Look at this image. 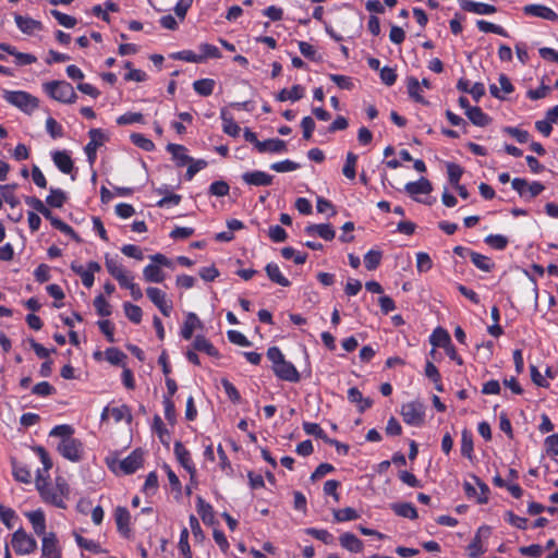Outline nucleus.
Masks as SVG:
<instances>
[{
	"label": "nucleus",
	"mask_w": 558,
	"mask_h": 558,
	"mask_svg": "<svg viewBox=\"0 0 558 558\" xmlns=\"http://www.w3.org/2000/svg\"><path fill=\"white\" fill-rule=\"evenodd\" d=\"M157 192L163 195V197L157 202L158 207L178 206L182 199L181 195L170 193L168 185H162Z\"/></svg>",
	"instance_id": "72a5a7b5"
},
{
	"label": "nucleus",
	"mask_w": 558,
	"mask_h": 558,
	"mask_svg": "<svg viewBox=\"0 0 558 558\" xmlns=\"http://www.w3.org/2000/svg\"><path fill=\"white\" fill-rule=\"evenodd\" d=\"M58 452L71 462H78L84 454V444L77 438H66L60 440L57 446Z\"/></svg>",
	"instance_id": "6e6552de"
},
{
	"label": "nucleus",
	"mask_w": 558,
	"mask_h": 558,
	"mask_svg": "<svg viewBox=\"0 0 558 558\" xmlns=\"http://www.w3.org/2000/svg\"><path fill=\"white\" fill-rule=\"evenodd\" d=\"M3 99L26 113L33 112L38 107V99L23 90H4Z\"/></svg>",
	"instance_id": "423d86ee"
},
{
	"label": "nucleus",
	"mask_w": 558,
	"mask_h": 558,
	"mask_svg": "<svg viewBox=\"0 0 558 558\" xmlns=\"http://www.w3.org/2000/svg\"><path fill=\"white\" fill-rule=\"evenodd\" d=\"M424 373L425 376L434 384L435 389L438 392H444L445 388L442 384V377L433 362L426 361Z\"/></svg>",
	"instance_id": "2f4dec72"
},
{
	"label": "nucleus",
	"mask_w": 558,
	"mask_h": 558,
	"mask_svg": "<svg viewBox=\"0 0 558 558\" xmlns=\"http://www.w3.org/2000/svg\"><path fill=\"white\" fill-rule=\"evenodd\" d=\"M253 150L259 154H282L286 153L287 142H251Z\"/></svg>",
	"instance_id": "aec40b11"
},
{
	"label": "nucleus",
	"mask_w": 558,
	"mask_h": 558,
	"mask_svg": "<svg viewBox=\"0 0 558 558\" xmlns=\"http://www.w3.org/2000/svg\"><path fill=\"white\" fill-rule=\"evenodd\" d=\"M16 186H17L16 184L0 185V194H1L2 202L4 201L12 208L20 205V199L15 195Z\"/></svg>",
	"instance_id": "58836bf2"
},
{
	"label": "nucleus",
	"mask_w": 558,
	"mask_h": 558,
	"mask_svg": "<svg viewBox=\"0 0 558 558\" xmlns=\"http://www.w3.org/2000/svg\"><path fill=\"white\" fill-rule=\"evenodd\" d=\"M484 242L497 251H504L509 243L508 238L502 234H488L485 236Z\"/></svg>",
	"instance_id": "8fccbe9b"
},
{
	"label": "nucleus",
	"mask_w": 558,
	"mask_h": 558,
	"mask_svg": "<svg viewBox=\"0 0 558 558\" xmlns=\"http://www.w3.org/2000/svg\"><path fill=\"white\" fill-rule=\"evenodd\" d=\"M11 545L16 555L25 556L37 549L36 539L26 533L23 527L17 529L12 534Z\"/></svg>",
	"instance_id": "0eeeda50"
},
{
	"label": "nucleus",
	"mask_w": 558,
	"mask_h": 558,
	"mask_svg": "<svg viewBox=\"0 0 558 558\" xmlns=\"http://www.w3.org/2000/svg\"><path fill=\"white\" fill-rule=\"evenodd\" d=\"M74 538L77 544V546L82 549L88 550L93 554H100L102 553V548L100 544L94 539L85 538L78 533H74Z\"/></svg>",
	"instance_id": "a19ab883"
},
{
	"label": "nucleus",
	"mask_w": 558,
	"mask_h": 558,
	"mask_svg": "<svg viewBox=\"0 0 558 558\" xmlns=\"http://www.w3.org/2000/svg\"><path fill=\"white\" fill-rule=\"evenodd\" d=\"M470 258L473 265L482 271L489 272L495 267V263L492 260V258L481 253H470Z\"/></svg>",
	"instance_id": "f704fd0d"
},
{
	"label": "nucleus",
	"mask_w": 558,
	"mask_h": 558,
	"mask_svg": "<svg viewBox=\"0 0 558 558\" xmlns=\"http://www.w3.org/2000/svg\"><path fill=\"white\" fill-rule=\"evenodd\" d=\"M111 416L113 417V420L117 423H119L121 421H126L128 423H131V421H132L131 409L126 404H122L120 407L112 408Z\"/></svg>",
	"instance_id": "13d9d810"
},
{
	"label": "nucleus",
	"mask_w": 558,
	"mask_h": 558,
	"mask_svg": "<svg viewBox=\"0 0 558 558\" xmlns=\"http://www.w3.org/2000/svg\"><path fill=\"white\" fill-rule=\"evenodd\" d=\"M433 267V260L430 256L425 252H418L416 254V269L418 272H427Z\"/></svg>",
	"instance_id": "338daca9"
},
{
	"label": "nucleus",
	"mask_w": 558,
	"mask_h": 558,
	"mask_svg": "<svg viewBox=\"0 0 558 558\" xmlns=\"http://www.w3.org/2000/svg\"><path fill=\"white\" fill-rule=\"evenodd\" d=\"M304 232L311 236L318 235L325 241H331L336 236V231L330 223L308 225Z\"/></svg>",
	"instance_id": "6ab92c4d"
},
{
	"label": "nucleus",
	"mask_w": 558,
	"mask_h": 558,
	"mask_svg": "<svg viewBox=\"0 0 558 558\" xmlns=\"http://www.w3.org/2000/svg\"><path fill=\"white\" fill-rule=\"evenodd\" d=\"M511 186L524 201H531L535 198L545 190V185L543 183L538 181L529 183L525 179L522 178H514L511 181Z\"/></svg>",
	"instance_id": "1a4fd4ad"
},
{
	"label": "nucleus",
	"mask_w": 558,
	"mask_h": 558,
	"mask_svg": "<svg viewBox=\"0 0 558 558\" xmlns=\"http://www.w3.org/2000/svg\"><path fill=\"white\" fill-rule=\"evenodd\" d=\"M461 454L472 461L474 459V442H473V434L464 428L461 433V446H460Z\"/></svg>",
	"instance_id": "7c9ffc66"
},
{
	"label": "nucleus",
	"mask_w": 558,
	"mask_h": 558,
	"mask_svg": "<svg viewBox=\"0 0 558 558\" xmlns=\"http://www.w3.org/2000/svg\"><path fill=\"white\" fill-rule=\"evenodd\" d=\"M241 178L245 184L252 186H268L274 179L271 174L260 170L244 172Z\"/></svg>",
	"instance_id": "2eb2a0df"
},
{
	"label": "nucleus",
	"mask_w": 558,
	"mask_h": 558,
	"mask_svg": "<svg viewBox=\"0 0 558 558\" xmlns=\"http://www.w3.org/2000/svg\"><path fill=\"white\" fill-rule=\"evenodd\" d=\"M383 253L378 250H369L364 255V266L367 270H375L381 262Z\"/></svg>",
	"instance_id": "49530a36"
},
{
	"label": "nucleus",
	"mask_w": 558,
	"mask_h": 558,
	"mask_svg": "<svg viewBox=\"0 0 558 558\" xmlns=\"http://www.w3.org/2000/svg\"><path fill=\"white\" fill-rule=\"evenodd\" d=\"M304 533L323 542L326 545H330L335 542L333 535L325 529L306 527Z\"/></svg>",
	"instance_id": "37998d69"
},
{
	"label": "nucleus",
	"mask_w": 558,
	"mask_h": 558,
	"mask_svg": "<svg viewBox=\"0 0 558 558\" xmlns=\"http://www.w3.org/2000/svg\"><path fill=\"white\" fill-rule=\"evenodd\" d=\"M66 193L61 189L50 187V193L46 197L48 206L53 208H61L66 202Z\"/></svg>",
	"instance_id": "4c0bfd02"
},
{
	"label": "nucleus",
	"mask_w": 558,
	"mask_h": 558,
	"mask_svg": "<svg viewBox=\"0 0 558 558\" xmlns=\"http://www.w3.org/2000/svg\"><path fill=\"white\" fill-rule=\"evenodd\" d=\"M106 360L112 365H121L124 363V360L128 357L124 352H122L118 348H108L105 351Z\"/></svg>",
	"instance_id": "0e129e2a"
},
{
	"label": "nucleus",
	"mask_w": 558,
	"mask_h": 558,
	"mask_svg": "<svg viewBox=\"0 0 558 558\" xmlns=\"http://www.w3.org/2000/svg\"><path fill=\"white\" fill-rule=\"evenodd\" d=\"M74 428L69 424L56 425L49 433L51 437H60L61 440L73 438Z\"/></svg>",
	"instance_id": "e2e57ef3"
},
{
	"label": "nucleus",
	"mask_w": 558,
	"mask_h": 558,
	"mask_svg": "<svg viewBox=\"0 0 558 558\" xmlns=\"http://www.w3.org/2000/svg\"><path fill=\"white\" fill-rule=\"evenodd\" d=\"M114 521L117 524L118 532L123 537H129L131 533V514L128 508L119 506L114 510Z\"/></svg>",
	"instance_id": "dca6fc26"
},
{
	"label": "nucleus",
	"mask_w": 558,
	"mask_h": 558,
	"mask_svg": "<svg viewBox=\"0 0 558 558\" xmlns=\"http://www.w3.org/2000/svg\"><path fill=\"white\" fill-rule=\"evenodd\" d=\"M195 351L204 352L209 356L217 357L219 355L215 345L202 335H197L192 343Z\"/></svg>",
	"instance_id": "473e14b6"
},
{
	"label": "nucleus",
	"mask_w": 558,
	"mask_h": 558,
	"mask_svg": "<svg viewBox=\"0 0 558 558\" xmlns=\"http://www.w3.org/2000/svg\"><path fill=\"white\" fill-rule=\"evenodd\" d=\"M465 114L473 124L478 126H485L489 122L488 116L480 107H468Z\"/></svg>",
	"instance_id": "79ce46f5"
},
{
	"label": "nucleus",
	"mask_w": 558,
	"mask_h": 558,
	"mask_svg": "<svg viewBox=\"0 0 558 558\" xmlns=\"http://www.w3.org/2000/svg\"><path fill=\"white\" fill-rule=\"evenodd\" d=\"M303 96H304V88L300 85H294L290 89L283 88L282 90H280L277 98L280 101H287V100L295 101V100L301 99Z\"/></svg>",
	"instance_id": "c03bdc74"
},
{
	"label": "nucleus",
	"mask_w": 558,
	"mask_h": 558,
	"mask_svg": "<svg viewBox=\"0 0 558 558\" xmlns=\"http://www.w3.org/2000/svg\"><path fill=\"white\" fill-rule=\"evenodd\" d=\"M340 545L350 553H361L363 550V542L353 533L345 532L339 537Z\"/></svg>",
	"instance_id": "bb28decb"
},
{
	"label": "nucleus",
	"mask_w": 558,
	"mask_h": 558,
	"mask_svg": "<svg viewBox=\"0 0 558 558\" xmlns=\"http://www.w3.org/2000/svg\"><path fill=\"white\" fill-rule=\"evenodd\" d=\"M41 556L43 558L61 557V553L58 547V538L54 533L50 532L47 535L43 536Z\"/></svg>",
	"instance_id": "f3484780"
},
{
	"label": "nucleus",
	"mask_w": 558,
	"mask_h": 558,
	"mask_svg": "<svg viewBox=\"0 0 558 558\" xmlns=\"http://www.w3.org/2000/svg\"><path fill=\"white\" fill-rule=\"evenodd\" d=\"M201 322L195 313H189L186 319L181 327V337L185 340H190L193 336L194 329Z\"/></svg>",
	"instance_id": "ea45409f"
},
{
	"label": "nucleus",
	"mask_w": 558,
	"mask_h": 558,
	"mask_svg": "<svg viewBox=\"0 0 558 558\" xmlns=\"http://www.w3.org/2000/svg\"><path fill=\"white\" fill-rule=\"evenodd\" d=\"M222 129L223 132L231 137H238L241 132V128L231 119L228 118L225 112L221 113Z\"/></svg>",
	"instance_id": "bf43d9fd"
},
{
	"label": "nucleus",
	"mask_w": 558,
	"mask_h": 558,
	"mask_svg": "<svg viewBox=\"0 0 558 558\" xmlns=\"http://www.w3.org/2000/svg\"><path fill=\"white\" fill-rule=\"evenodd\" d=\"M391 510L401 518L410 520L417 519V510L411 502H395L390 505Z\"/></svg>",
	"instance_id": "c85d7f7f"
},
{
	"label": "nucleus",
	"mask_w": 558,
	"mask_h": 558,
	"mask_svg": "<svg viewBox=\"0 0 558 558\" xmlns=\"http://www.w3.org/2000/svg\"><path fill=\"white\" fill-rule=\"evenodd\" d=\"M221 386L227 397L232 403L238 404L241 402V395L236 387L230 380H228L227 378H222Z\"/></svg>",
	"instance_id": "680f3d73"
},
{
	"label": "nucleus",
	"mask_w": 558,
	"mask_h": 558,
	"mask_svg": "<svg viewBox=\"0 0 558 558\" xmlns=\"http://www.w3.org/2000/svg\"><path fill=\"white\" fill-rule=\"evenodd\" d=\"M173 452L180 465L186 470L191 478H194L197 471L190 450L186 449L181 441H175L173 446Z\"/></svg>",
	"instance_id": "f8f14e48"
},
{
	"label": "nucleus",
	"mask_w": 558,
	"mask_h": 558,
	"mask_svg": "<svg viewBox=\"0 0 558 558\" xmlns=\"http://www.w3.org/2000/svg\"><path fill=\"white\" fill-rule=\"evenodd\" d=\"M356 163H357V155L352 151H349L347 155L345 163L342 168L343 175L349 180H354L356 177Z\"/></svg>",
	"instance_id": "a18cd8bd"
},
{
	"label": "nucleus",
	"mask_w": 558,
	"mask_h": 558,
	"mask_svg": "<svg viewBox=\"0 0 558 558\" xmlns=\"http://www.w3.org/2000/svg\"><path fill=\"white\" fill-rule=\"evenodd\" d=\"M448 180L452 186L460 184V179L463 174V168L454 162L447 163Z\"/></svg>",
	"instance_id": "052dcab7"
},
{
	"label": "nucleus",
	"mask_w": 558,
	"mask_h": 558,
	"mask_svg": "<svg viewBox=\"0 0 558 558\" xmlns=\"http://www.w3.org/2000/svg\"><path fill=\"white\" fill-rule=\"evenodd\" d=\"M281 255L284 259H293L294 264L303 265L307 259L306 253L296 252L293 247L287 246L281 250Z\"/></svg>",
	"instance_id": "864d4df0"
},
{
	"label": "nucleus",
	"mask_w": 558,
	"mask_h": 558,
	"mask_svg": "<svg viewBox=\"0 0 558 558\" xmlns=\"http://www.w3.org/2000/svg\"><path fill=\"white\" fill-rule=\"evenodd\" d=\"M123 310H124L126 317L133 324H140L142 322L143 311L138 305L132 304L130 302H125L123 304Z\"/></svg>",
	"instance_id": "603ef678"
},
{
	"label": "nucleus",
	"mask_w": 558,
	"mask_h": 558,
	"mask_svg": "<svg viewBox=\"0 0 558 558\" xmlns=\"http://www.w3.org/2000/svg\"><path fill=\"white\" fill-rule=\"evenodd\" d=\"M215 81L210 78L197 80L193 83L194 90L202 96H209L214 92Z\"/></svg>",
	"instance_id": "3c124183"
},
{
	"label": "nucleus",
	"mask_w": 558,
	"mask_h": 558,
	"mask_svg": "<svg viewBox=\"0 0 558 558\" xmlns=\"http://www.w3.org/2000/svg\"><path fill=\"white\" fill-rule=\"evenodd\" d=\"M489 532L490 529L487 525H483L477 530L476 535L474 536V538L471 541L466 548L470 558H478L484 553L481 535L489 534Z\"/></svg>",
	"instance_id": "a878e982"
},
{
	"label": "nucleus",
	"mask_w": 558,
	"mask_h": 558,
	"mask_svg": "<svg viewBox=\"0 0 558 558\" xmlns=\"http://www.w3.org/2000/svg\"><path fill=\"white\" fill-rule=\"evenodd\" d=\"M522 11L526 16L538 17L550 22H558V14L549 7L541 3L526 4L522 8Z\"/></svg>",
	"instance_id": "ddd939ff"
},
{
	"label": "nucleus",
	"mask_w": 558,
	"mask_h": 558,
	"mask_svg": "<svg viewBox=\"0 0 558 558\" xmlns=\"http://www.w3.org/2000/svg\"><path fill=\"white\" fill-rule=\"evenodd\" d=\"M196 509L197 513L205 524H213L215 514L213 506L205 501L203 497H196Z\"/></svg>",
	"instance_id": "c756f323"
},
{
	"label": "nucleus",
	"mask_w": 558,
	"mask_h": 558,
	"mask_svg": "<svg viewBox=\"0 0 558 558\" xmlns=\"http://www.w3.org/2000/svg\"><path fill=\"white\" fill-rule=\"evenodd\" d=\"M15 23L21 32L25 34H32L35 31H38L41 28V24L38 21H35L31 17L22 16V15H15Z\"/></svg>",
	"instance_id": "e433bc0d"
},
{
	"label": "nucleus",
	"mask_w": 558,
	"mask_h": 558,
	"mask_svg": "<svg viewBox=\"0 0 558 558\" xmlns=\"http://www.w3.org/2000/svg\"><path fill=\"white\" fill-rule=\"evenodd\" d=\"M359 517L357 511L351 507L333 510V518L337 522L352 521L356 520Z\"/></svg>",
	"instance_id": "5fc2aeb1"
},
{
	"label": "nucleus",
	"mask_w": 558,
	"mask_h": 558,
	"mask_svg": "<svg viewBox=\"0 0 558 558\" xmlns=\"http://www.w3.org/2000/svg\"><path fill=\"white\" fill-rule=\"evenodd\" d=\"M461 8L464 11L480 15H490L496 12V8L494 5L484 2H475L472 0H462Z\"/></svg>",
	"instance_id": "b1692460"
},
{
	"label": "nucleus",
	"mask_w": 558,
	"mask_h": 558,
	"mask_svg": "<svg viewBox=\"0 0 558 558\" xmlns=\"http://www.w3.org/2000/svg\"><path fill=\"white\" fill-rule=\"evenodd\" d=\"M404 190L415 201H420L416 198V195L429 194L433 191V186L428 179L422 177L417 181L408 182L404 186Z\"/></svg>",
	"instance_id": "a211bd4d"
},
{
	"label": "nucleus",
	"mask_w": 558,
	"mask_h": 558,
	"mask_svg": "<svg viewBox=\"0 0 558 558\" xmlns=\"http://www.w3.org/2000/svg\"><path fill=\"white\" fill-rule=\"evenodd\" d=\"M49 475H43L41 471H37L36 475V488L46 504H50L59 509H65L66 504L63 500L60 489L54 488L51 483L48 482Z\"/></svg>",
	"instance_id": "f03ea898"
},
{
	"label": "nucleus",
	"mask_w": 558,
	"mask_h": 558,
	"mask_svg": "<svg viewBox=\"0 0 558 558\" xmlns=\"http://www.w3.org/2000/svg\"><path fill=\"white\" fill-rule=\"evenodd\" d=\"M100 264L94 260L88 262L86 268L75 263L71 264V270L81 277L83 286L87 289L93 287L95 281L94 274L100 271Z\"/></svg>",
	"instance_id": "9b49d317"
},
{
	"label": "nucleus",
	"mask_w": 558,
	"mask_h": 558,
	"mask_svg": "<svg viewBox=\"0 0 558 558\" xmlns=\"http://www.w3.org/2000/svg\"><path fill=\"white\" fill-rule=\"evenodd\" d=\"M498 82L499 87L496 84H492L489 86V92L494 97L505 99L507 95L513 92V85L506 74H500Z\"/></svg>",
	"instance_id": "5701e85b"
},
{
	"label": "nucleus",
	"mask_w": 558,
	"mask_h": 558,
	"mask_svg": "<svg viewBox=\"0 0 558 558\" xmlns=\"http://www.w3.org/2000/svg\"><path fill=\"white\" fill-rule=\"evenodd\" d=\"M146 295L163 316H170L173 304L172 301L168 299L166 292L156 287H148L146 289Z\"/></svg>",
	"instance_id": "9d476101"
},
{
	"label": "nucleus",
	"mask_w": 558,
	"mask_h": 558,
	"mask_svg": "<svg viewBox=\"0 0 558 558\" xmlns=\"http://www.w3.org/2000/svg\"><path fill=\"white\" fill-rule=\"evenodd\" d=\"M52 160L56 167L64 174L71 173L74 168L73 160L66 150L52 153Z\"/></svg>",
	"instance_id": "393cba45"
},
{
	"label": "nucleus",
	"mask_w": 558,
	"mask_h": 558,
	"mask_svg": "<svg viewBox=\"0 0 558 558\" xmlns=\"http://www.w3.org/2000/svg\"><path fill=\"white\" fill-rule=\"evenodd\" d=\"M425 411L424 403L420 400L403 403L401 405L400 414L403 422L410 426L420 427L425 423Z\"/></svg>",
	"instance_id": "39448f33"
},
{
	"label": "nucleus",
	"mask_w": 558,
	"mask_h": 558,
	"mask_svg": "<svg viewBox=\"0 0 558 558\" xmlns=\"http://www.w3.org/2000/svg\"><path fill=\"white\" fill-rule=\"evenodd\" d=\"M217 453L219 458V468L220 470L229 477H232L234 474V470L232 468V464L221 445H218L217 447Z\"/></svg>",
	"instance_id": "de8ad7c7"
},
{
	"label": "nucleus",
	"mask_w": 558,
	"mask_h": 558,
	"mask_svg": "<svg viewBox=\"0 0 558 558\" xmlns=\"http://www.w3.org/2000/svg\"><path fill=\"white\" fill-rule=\"evenodd\" d=\"M544 448L547 456L556 458L558 456V434L547 436L544 440Z\"/></svg>",
	"instance_id": "774afa93"
},
{
	"label": "nucleus",
	"mask_w": 558,
	"mask_h": 558,
	"mask_svg": "<svg viewBox=\"0 0 558 558\" xmlns=\"http://www.w3.org/2000/svg\"><path fill=\"white\" fill-rule=\"evenodd\" d=\"M476 26L478 27V29L481 32L494 33V34H497V35H500V36H504V37H508L507 31L504 27H501L499 25H496L494 23H490V22H487V21H484V20H478L476 22Z\"/></svg>",
	"instance_id": "6e6d98bb"
},
{
	"label": "nucleus",
	"mask_w": 558,
	"mask_h": 558,
	"mask_svg": "<svg viewBox=\"0 0 558 558\" xmlns=\"http://www.w3.org/2000/svg\"><path fill=\"white\" fill-rule=\"evenodd\" d=\"M13 476L17 482L28 484L32 481L31 471L26 465L13 462L12 463Z\"/></svg>",
	"instance_id": "09e8293b"
},
{
	"label": "nucleus",
	"mask_w": 558,
	"mask_h": 558,
	"mask_svg": "<svg viewBox=\"0 0 558 558\" xmlns=\"http://www.w3.org/2000/svg\"><path fill=\"white\" fill-rule=\"evenodd\" d=\"M150 259L155 264H148L145 266L143 269V276L147 282L160 283L166 279V275L161 270L160 266L173 268V264L166 255L161 253L151 255Z\"/></svg>",
	"instance_id": "20e7f679"
},
{
	"label": "nucleus",
	"mask_w": 558,
	"mask_h": 558,
	"mask_svg": "<svg viewBox=\"0 0 558 558\" xmlns=\"http://www.w3.org/2000/svg\"><path fill=\"white\" fill-rule=\"evenodd\" d=\"M450 341L451 338L449 332L441 327H437L429 336V342L434 348L444 349Z\"/></svg>",
	"instance_id": "c9c22d12"
},
{
	"label": "nucleus",
	"mask_w": 558,
	"mask_h": 558,
	"mask_svg": "<svg viewBox=\"0 0 558 558\" xmlns=\"http://www.w3.org/2000/svg\"><path fill=\"white\" fill-rule=\"evenodd\" d=\"M167 151L171 154L177 167H184L192 161V157L187 155V149L183 145L169 142Z\"/></svg>",
	"instance_id": "412c9836"
},
{
	"label": "nucleus",
	"mask_w": 558,
	"mask_h": 558,
	"mask_svg": "<svg viewBox=\"0 0 558 558\" xmlns=\"http://www.w3.org/2000/svg\"><path fill=\"white\" fill-rule=\"evenodd\" d=\"M143 463V451L141 449H135L128 457L120 461L119 468L123 474L130 475L142 468Z\"/></svg>",
	"instance_id": "4468645a"
},
{
	"label": "nucleus",
	"mask_w": 558,
	"mask_h": 558,
	"mask_svg": "<svg viewBox=\"0 0 558 558\" xmlns=\"http://www.w3.org/2000/svg\"><path fill=\"white\" fill-rule=\"evenodd\" d=\"M302 426H303V430L307 435L315 436L316 438L322 439L324 442L327 440L328 436L326 435L324 429L319 426V424L312 423V422H304Z\"/></svg>",
	"instance_id": "69168bd1"
},
{
	"label": "nucleus",
	"mask_w": 558,
	"mask_h": 558,
	"mask_svg": "<svg viewBox=\"0 0 558 558\" xmlns=\"http://www.w3.org/2000/svg\"><path fill=\"white\" fill-rule=\"evenodd\" d=\"M230 186L223 180L214 181L208 187L210 196L223 197L229 194Z\"/></svg>",
	"instance_id": "4d7b16f0"
},
{
	"label": "nucleus",
	"mask_w": 558,
	"mask_h": 558,
	"mask_svg": "<svg viewBox=\"0 0 558 558\" xmlns=\"http://www.w3.org/2000/svg\"><path fill=\"white\" fill-rule=\"evenodd\" d=\"M43 88L52 99L63 104H72L77 98L73 86L65 81L46 82Z\"/></svg>",
	"instance_id": "7ed1b4c3"
},
{
	"label": "nucleus",
	"mask_w": 558,
	"mask_h": 558,
	"mask_svg": "<svg viewBox=\"0 0 558 558\" xmlns=\"http://www.w3.org/2000/svg\"><path fill=\"white\" fill-rule=\"evenodd\" d=\"M265 271L269 280L272 281L274 283L279 284L281 287L291 286V281L286 276L282 275L279 266L276 263H268L265 267Z\"/></svg>",
	"instance_id": "cd10ccee"
},
{
	"label": "nucleus",
	"mask_w": 558,
	"mask_h": 558,
	"mask_svg": "<svg viewBox=\"0 0 558 558\" xmlns=\"http://www.w3.org/2000/svg\"><path fill=\"white\" fill-rule=\"evenodd\" d=\"M25 515L31 522L36 535L45 536L48 534L46 533V517L41 509L26 512Z\"/></svg>",
	"instance_id": "4be33fe9"
},
{
	"label": "nucleus",
	"mask_w": 558,
	"mask_h": 558,
	"mask_svg": "<svg viewBox=\"0 0 558 558\" xmlns=\"http://www.w3.org/2000/svg\"><path fill=\"white\" fill-rule=\"evenodd\" d=\"M267 359L271 362V368L277 378L289 381L299 383L301 375L292 362L287 361L279 347H270L267 350Z\"/></svg>",
	"instance_id": "f257e3e1"
}]
</instances>
